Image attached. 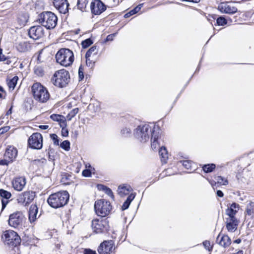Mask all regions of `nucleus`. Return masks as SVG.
<instances>
[{
    "label": "nucleus",
    "mask_w": 254,
    "mask_h": 254,
    "mask_svg": "<svg viewBox=\"0 0 254 254\" xmlns=\"http://www.w3.org/2000/svg\"><path fill=\"white\" fill-rule=\"evenodd\" d=\"M110 4L111 6H115L119 3V0H109Z\"/></svg>",
    "instance_id": "obj_53"
},
{
    "label": "nucleus",
    "mask_w": 254,
    "mask_h": 254,
    "mask_svg": "<svg viewBox=\"0 0 254 254\" xmlns=\"http://www.w3.org/2000/svg\"><path fill=\"white\" fill-rule=\"evenodd\" d=\"M66 127V126H60V127H62V135L64 137L67 136L68 134V130Z\"/></svg>",
    "instance_id": "obj_49"
},
{
    "label": "nucleus",
    "mask_w": 254,
    "mask_h": 254,
    "mask_svg": "<svg viewBox=\"0 0 254 254\" xmlns=\"http://www.w3.org/2000/svg\"><path fill=\"white\" fill-rule=\"evenodd\" d=\"M57 63L62 66L67 67L70 65L74 61L73 52L68 49H60L56 55Z\"/></svg>",
    "instance_id": "obj_3"
},
{
    "label": "nucleus",
    "mask_w": 254,
    "mask_h": 254,
    "mask_svg": "<svg viewBox=\"0 0 254 254\" xmlns=\"http://www.w3.org/2000/svg\"><path fill=\"white\" fill-rule=\"evenodd\" d=\"M239 205L235 202L233 203L226 209L225 218L236 217V215L239 210Z\"/></svg>",
    "instance_id": "obj_19"
},
{
    "label": "nucleus",
    "mask_w": 254,
    "mask_h": 254,
    "mask_svg": "<svg viewBox=\"0 0 254 254\" xmlns=\"http://www.w3.org/2000/svg\"><path fill=\"white\" fill-rule=\"evenodd\" d=\"M121 133L125 136H128L131 133V129L126 127L122 129Z\"/></svg>",
    "instance_id": "obj_45"
},
{
    "label": "nucleus",
    "mask_w": 254,
    "mask_h": 254,
    "mask_svg": "<svg viewBox=\"0 0 254 254\" xmlns=\"http://www.w3.org/2000/svg\"><path fill=\"white\" fill-rule=\"evenodd\" d=\"M182 164L185 167V168H186L187 169H190L191 170L193 169L192 168L193 163L190 160H184L183 161Z\"/></svg>",
    "instance_id": "obj_39"
},
{
    "label": "nucleus",
    "mask_w": 254,
    "mask_h": 254,
    "mask_svg": "<svg viewBox=\"0 0 254 254\" xmlns=\"http://www.w3.org/2000/svg\"><path fill=\"white\" fill-rule=\"evenodd\" d=\"M94 209L97 215L103 217L110 214L112 206L110 201L101 199L95 201Z\"/></svg>",
    "instance_id": "obj_7"
},
{
    "label": "nucleus",
    "mask_w": 254,
    "mask_h": 254,
    "mask_svg": "<svg viewBox=\"0 0 254 254\" xmlns=\"http://www.w3.org/2000/svg\"><path fill=\"white\" fill-rule=\"evenodd\" d=\"M69 72L64 69L56 71L52 78L53 84L61 88L65 87L69 82Z\"/></svg>",
    "instance_id": "obj_6"
},
{
    "label": "nucleus",
    "mask_w": 254,
    "mask_h": 254,
    "mask_svg": "<svg viewBox=\"0 0 254 254\" xmlns=\"http://www.w3.org/2000/svg\"><path fill=\"white\" fill-rule=\"evenodd\" d=\"M92 43V40L90 38H88L83 41L81 43V45L83 48H86L90 46Z\"/></svg>",
    "instance_id": "obj_43"
},
{
    "label": "nucleus",
    "mask_w": 254,
    "mask_h": 254,
    "mask_svg": "<svg viewBox=\"0 0 254 254\" xmlns=\"http://www.w3.org/2000/svg\"><path fill=\"white\" fill-rule=\"evenodd\" d=\"M215 179L217 181V183L220 185H227L228 184V180L221 176H218L215 178Z\"/></svg>",
    "instance_id": "obj_40"
},
{
    "label": "nucleus",
    "mask_w": 254,
    "mask_h": 254,
    "mask_svg": "<svg viewBox=\"0 0 254 254\" xmlns=\"http://www.w3.org/2000/svg\"><path fill=\"white\" fill-rule=\"evenodd\" d=\"M3 94H5V92L2 87L0 86V98H4V96H3Z\"/></svg>",
    "instance_id": "obj_58"
},
{
    "label": "nucleus",
    "mask_w": 254,
    "mask_h": 254,
    "mask_svg": "<svg viewBox=\"0 0 254 254\" xmlns=\"http://www.w3.org/2000/svg\"><path fill=\"white\" fill-rule=\"evenodd\" d=\"M17 155V149L13 146H8L5 150L4 157L7 158L11 162L15 159Z\"/></svg>",
    "instance_id": "obj_20"
},
{
    "label": "nucleus",
    "mask_w": 254,
    "mask_h": 254,
    "mask_svg": "<svg viewBox=\"0 0 254 254\" xmlns=\"http://www.w3.org/2000/svg\"><path fill=\"white\" fill-rule=\"evenodd\" d=\"M132 190L131 187L127 185L120 186L118 189V193L121 196L123 197L127 195Z\"/></svg>",
    "instance_id": "obj_25"
},
{
    "label": "nucleus",
    "mask_w": 254,
    "mask_h": 254,
    "mask_svg": "<svg viewBox=\"0 0 254 254\" xmlns=\"http://www.w3.org/2000/svg\"><path fill=\"white\" fill-rule=\"evenodd\" d=\"M155 126L153 128L147 124L141 125L138 126L134 131V135L135 137L141 142L147 141L150 136L152 135V131Z\"/></svg>",
    "instance_id": "obj_4"
},
{
    "label": "nucleus",
    "mask_w": 254,
    "mask_h": 254,
    "mask_svg": "<svg viewBox=\"0 0 254 254\" xmlns=\"http://www.w3.org/2000/svg\"><path fill=\"white\" fill-rule=\"evenodd\" d=\"M29 146L33 149H40L43 146V137L38 132L33 133L28 140Z\"/></svg>",
    "instance_id": "obj_10"
},
{
    "label": "nucleus",
    "mask_w": 254,
    "mask_h": 254,
    "mask_svg": "<svg viewBox=\"0 0 254 254\" xmlns=\"http://www.w3.org/2000/svg\"><path fill=\"white\" fill-rule=\"evenodd\" d=\"M37 21L48 29H53L57 24V16L51 11H44L38 15Z\"/></svg>",
    "instance_id": "obj_2"
},
{
    "label": "nucleus",
    "mask_w": 254,
    "mask_h": 254,
    "mask_svg": "<svg viewBox=\"0 0 254 254\" xmlns=\"http://www.w3.org/2000/svg\"><path fill=\"white\" fill-rule=\"evenodd\" d=\"M88 0H77V8L82 11H85Z\"/></svg>",
    "instance_id": "obj_32"
},
{
    "label": "nucleus",
    "mask_w": 254,
    "mask_h": 254,
    "mask_svg": "<svg viewBox=\"0 0 254 254\" xmlns=\"http://www.w3.org/2000/svg\"><path fill=\"white\" fill-rule=\"evenodd\" d=\"M40 54H41V53L39 54V55H38V58H37V60H38V61H39V63L42 62V61L41 60V59Z\"/></svg>",
    "instance_id": "obj_61"
},
{
    "label": "nucleus",
    "mask_w": 254,
    "mask_h": 254,
    "mask_svg": "<svg viewBox=\"0 0 254 254\" xmlns=\"http://www.w3.org/2000/svg\"><path fill=\"white\" fill-rule=\"evenodd\" d=\"M34 198V195L32 191H25L20 194L17 198L19 203L25 204V205L30 203Z\"/></svg>",
    "instance_id": "obj_17"
},
{
    "label": "nucleus",
    "mask_w": 254,
    "mask_h": 254,
    "mask_svg": "<svg viewBox=\"0 0 254 254\" xmlns=\"http://www.w3.org/2000/svg\"><path fill=\"white\" fill-rule=\"evenodd\" d=\"M92 228L93 231L98 234L107 231L109 228L108 221L107 219H95L92 221Z\"/></svg>",
    "instance_id": "obj_9"
},
{
    "label": "nucleus",
    "mask_w": 254,
    "mask_h": 254,
    "mask_svg": "<svg viewBox=\"0 0 254 254\" xmlns=\"http://www.w3.org/2000/svg\"><path fill=\"white\" fill-rule=\"evenodd\" d=\"M160 135V129L159 127L155 128L152 131L151 136V148L153 150H156L159 147L158 139Z\"/></svg>",
    "instance_id": "obj_22"
},
{
    "label": "nucleus",
    "mask_w": 254,
    "mask_h": 254,
    "mask_svg": "<svg viewBox=\"0 0 254 254\" xmlns=\"http://www.w3.org/2000/svg\"><path fill=\"white\" fill-rule=\"evenodd\" d=\"M60 146L66 151H68L70 149V142L68 140H64L61 143Z\"/></svg>",
    "instance_id": "obj_41"
},
{
    "label": "nucleus",
    "mask_w": 254,
    "mask_h": 254,
    "mask_svg": "<svg viewBox=\"0 0 254 254\" xmlns=\"http://www.w3.org/2000/svg\"><path fill=\"white\" fill-rule=\"evenodd\" d=\"M50 118L54 121L59 122L60 126H66V122L64 116L58 114H52Z\"/></svg>",
    "instance_id": "obj_27"
},
{
    "label": "nucleus",
    "mask_w": 254,
    "mask_h": 254,
    "mask_svg": "<svg viewBox=\"0 0 254 254\" xmlns=\"http://www.w3.org/2000/svg\"><path fill=\"white\" fill-rule=\"evenodd\" d=\"M24 219V215L21 212H15L9 215L8 224L11 227L18 228L22 226Z\"/></svg>",
    "instance_id": "obj_11"
},
{
    "label": "nucleus",
    "mask_w": 254,
    "mask_h": 254,
    "mask_svg": "<svg viewBox=\"0 0 254 254\" xmlns=\"http://www.w3.org/2000/svg\"><path fill=\"white\" fill-rule=\"evenodd\" d=\"M26 184V179L24 177L16 178L12 181V186L14 190L21 191Z\"/></svg>",
    "instance_id": "obj_21"
},
{
    "label": "nucleus",
    "mask_w": 254,
    "mask_h": 254,
    "mask_svg": "<svg viewBox=\"0 0 254 254\" xmlns=\"http://www.w3.org/2000/svg\"><path fill=\"white\" fill-rule=\"evenodd\" d=\"M113 241H105L99 246L98 252L99 254H110L113 251Z\"/></svg>",
    "instance_id": "obj_14"
},
{
    "label": "nucleus",
    "mask_w": 254,
    "mask_h": 254,
    "mask_svg": "<svg viewBox=\"0 0 254 254\" xmlns=\"http://www.w3.org/2000/svg\"><path fill=\"white\" fill-rule=\"evenodd\" d=\"M84 254H96V252L90 249H85Z\"/></svg>",
    "instance_id": "obj_54"
},
{
    "label": "nucleus",
    "mask_w": 254,
    "mask_h": 254,
    "mask_svg": "<svg viewBox=\"0 0 254 254\" xmlns=\"http://www.w3.org/2000/svg\"><path fill=\"white\" fill-rule=\"evenodd\" d=\"M99 189H102L103 191H104V192L108 195H109L111 198L114 199V195L113 194V193L112 190L110 188H108L106 186H105L104 185H100V186H99Z\"/></svg>",
    "instance_id": "obj_34"
},
{
    "label": "nucleus",
    "mask_w": 254,
    "mask_h": 254,
    "mask_svg": "<svg viewBox=\"0 0 254 254\" xmlns=\"http://www.w3.org/2000/svg\"><path fill=\"white\" fill-rule=\"evenodd\" d=\"M200 0H192L191 2L197 3L200 1Z\"/></svg>",
    "instance_id": "obj_63"
},
{
    "label": "nucleus",
    "mask_w": 254,
    "mask_h": 254,
    "mask_svg": "<svg viewBox=\"0 0 254 254\" xmlns=\"http://www.w3.org/2000/svg\"><path fill=\"white\" fill-rule=\"evenodd\" d=\"M218 9L223 13L233 14L237 12V8L232 3L222 2L219 4Z\"/></svg>",
    "instance_id": "obj_12"
},
{
    "label": "nucleus",
    "mask_w": 254,
    "mask_h": 254,
    "mask_svg": "<svg viewBox=\"0 0 254 254\" xmlns=\"http://www.w3.org/2000/svg\"><path fill=\"white\" fill-rule=\"evenodd\" d=\"M34 73L39 76H42L44 74V70L40 66H35L34 67Z\"/></svg>",
    "instance_id": "obj_44"
},
{
    "label": "nucleus",
    "mask_w": 254,
    "mask_h": 254,
    "mask_svg": "<svg viewBox=\"0 0 254 254\" xmlns=\"http://www.w3.org/2000/svg\"><path fill=\"white\" fill-rule=\"evenodd\" d=\"M18 79L19 78L17 76H14L11 78L9 77L6 79V83L9 90L12 91L14 90Z\"/></svg>",
    "instance_id": "obj_28"
},
{
    "label": "nucleus",
    "mask_w": 254,
    "mask_h": 254,
    "mask_svg": "<svg viewBox=\"0 0 254 254\" xmlns=\"http://www.w3.org/2000/svg\"><path fill=\"white\" fill-rule=\"evenodd\" d=\"M1 203H2V209H3L5 206H6L8 201L7 199L3 200V199L1 200Z\"/></svg>",
    "instance_id": "obj_56"
},
{
    "label": "nucleus",
    "mask_w": 254,
    "mask_h": 254,
    "mask_svg": "<svg viewBox=\"0 0 254 254\" xmlns=\"http://www.w3.org/2000/svg\"><path fill=\"white\" fill-rule=\"evenodd\" d=\"M115 35H116V34L109 35L106 38V41H108L112 40L114 37H115Z\"/></svg>",
    "instance_id": "obj_57"
},
{
    "label": "nucleus",
    "mask_w": 254,
    "mask_h": 254,
    "mask_svg": "<svg viewBox=\"0 0 254 254\" xmlns=\"http://www.w3.org/2000/svg\"><path fill=\"white\" fill-rule=\"evenodd\" d=\"M217 196H218L219 197H223L224 195V194L221 190H218L217 191Z\"/></svg>",
    "instance_id": "obj_59"
},
{
    "label": "nucleus",
    "mask_w": 254,
    "mask_h": 254,
    "mask_svg": "<svg viewBox=\"0 0 254 254\" xmlns=\"http://www.w3.org/2000/svg\"><path fill=\"white\" fill-rule=\"evenodd\" d=\"M33 97L40 103H45L50 98V94L46 87L40 83H35L32 86Z\"/></svg>",
    "instance_id": "obj_5"
},
{
    "label": "nucleus",
    "mask_w": 254,
    "mask_h": 254,
    "mask_svg": "<svg viewBox=\"0 0 254 254\" xmlns=\"http://www.w3.org/2000/svg\"><path fill=\"white\" fill-rule=\"evenodd\" d=\"M0 61H6L7 64H9L10 63L8 59H7L4 55L2 54V50L0 49Z\"/></svg>",
    "instance_id": "obj_48"
},
{
    "label": "nucleus",
    "mask_w": 254,
    "mask_h": 254,
    "mask_svg": "<svg viewBox=\"0 0 254 254\" xmlns=\"http://www.w3.org/2000/svg\"><path fill=\"white\" fill-rule=\"evenodd\" d=\"M69 197L67 191H61L51 194L47 199V202L52 207L58 208L67 204Z\"/></svg>",
    "instance_id": "obj_1"
},
{
    "label": "nucleus",
    "mask_w": 254,
    "mask_h": 254,
    "mask_svg": "<svg viewBox=\"0 0 254 254\" xmlns=\"http://www.w3.org/2000/svg\"><path fill=\"white\" fill-rule=\"evenodd\" d=\"M11 113V109H10L7 112L6 114L8 115L9 114H10Z\"/></svg>",
    "instance_id": "obj_64"
},
{
    "label": "nucleus",
    "mask_w": 254,
    "mask_h": 254,
    "mask_svg": "<svg viewBox=\"0 0 254 254\" xmlns=\"http://www.w3.org/2000/svg\"><path fill=\"white\" fill-rule=\"evenodd\" d=\"M246 211L248 215H254V202H251L248 205Z\"/></svg>",
    "instance_id": "obj_37"
},
{
    "label": "nucleus",
    "mask_w": 254,
    "mask_h": 254,
    "mask_svg": "<svg viewBox=\"0 0 254 254\" xmlns=\"http://www.w3.org/2000/svg\"><path fill=\"white\" fill-rule=\"evenodd\" d=\"M38 207L36 205H32L29 211V220L31 223L34 222L37 219Z\"/></svg>",
    "instance_id": "obj_26"
},
{
    "label": "nucleus",
    "mask_w": 254,
    "mask_h": 254,
    "mask_svg": "<svg viewBox=\"0 0 254 254\" xmlns=\"http://www.w3.org/2000/svg\"><path fill=\"white\" fill-rule=\"evenodd\" d=\"M142 7V4H139L135 8H134L133 9L130 10L129 12L125 14V17L128 18L130 17V16L138 12L139 10L141 9Z\"/></svg>",
    "instance_id": "obj_33"
},
{
    "label": "nucleus",
    "mask_w": 254,
    "mask_h": 254,
    "mask_svg": "<svg viewBox=\"0 0 254 254\" xmlns=\"http://www.w3.org/2000/svg\"><path fill=\"white\" fill-rule=\"evenodd\" d=\"M30 44L27 42H21L18 43L16 48L20 52H25L30 48Z\"/></svg>",
    "instance_id": "obj_29"
},
{
    "label": "nucleus",
    "mask_w": 254,
    "mask_h": 254,
    "mask_svg": "<svg viewBox=\"0 0 254 254\" xmlns=\"http://www.w3.org/2000/svg\"><path fill=\"white\" fill-rule=\"evenodd\" d=\"M215 167L216 166L214 164H208L204 165L202 169L205 173H210L213 171Z\"/></svg>",
    "instance_id": "obj_35"
},
{
    "label": "nucleus",
    "mask_w": 254,
    "mask_h": 254,
    "mask_svg": "<svg viewBox=\"0 0 254 254\" xmlns=\"http://www.w3.org/2000/svg\"><path fill=\"white\" fill-rule=\"evenodd\" d=\"M78 76L79 81L82 80L84 78L83 68L80 66L78 69Z\"/></svg>",
    "instance_id": "obj_50"
},
{
    "label": "nucleus",
    "mask_w": 254,
    "mask_h": 254,
    "mask_svg": "<svg viewBox=\"0 0 254 254\" xmlns=\"http://www.w3.org/2000/svg\"><path fill=\"white\" fill-rule=\"evenodd\" d=\"M4 243L10 246L16 247L21 241L20 237L17 233L12 230H7L4 232L2 236Z\"/></svg>",
    "instance_id": "obj_8"
},
{
    "label": "nucleus",
    "mask_w": 254,
    "mask_h": 254,
    "mask_svg": "<svg viewBox=\"0 0 254 254\" xmlns=\"http://www.w3.org/2000/svg\"><path fill=\"white\" fill-rule=\"evenodd\" d=\"M239 222L236 217L225 218L226 229L230 233L235 232L237 229Z\"/></svg>",
    "instance_id": "obj_16"
},
{
    "label": "nucleus",
    "mask_w": 254,
    "mask_h": 254,
    "mask_svg": "<svg viewBox=\"0 0 254 254\" xmlns=\"http://www.w3.org/2000/svg\"><path fill=\"white\" fill-rule=\"evenodd\" d=\"M53 3L60 13L65 14L68 11L69 3L67 0H53Z\"/></svg>",
    "instance_id": "obj_18"
},
{
    "label": "nucleus",
    "mask_w": 254,
    "mask_h": 254,
    "mask_svg": "<svg viewBox=\"0 0 254 254\" xmlns=\"http://www.w3.org/2000/svg\"><path fill=\"white\" fill-rule=\"evenodd\" d=\"M82 174L83 176L89 177L91 175V171L89 169H85L82 171Z\"/></svg>",
    "instance_id": "obj_51"
},
{
    "label": "nucleus",
    "mask_w": 254,
    "mask_h": 254,
    "mask_svg": "<svg viewBox=\"0 0 254 254\" xmlns=\"http://www.w3.org/2000/svg\"><path fill=\"white\" fill-rule=\"evenodd\" d=\"M241 242V240L240 239H237L234 241V243L239 244Z\"/></svg>",
    "instance_id": "obj_62"
},
{
    "label": "nucleus",
    "mask_w": 254,
    "mask_h": 254,
    "mask_svg": "<svg viewBox=\"0 0 254 254\" xmlns=\"http://www.w3.org/2000/svg\"><path fill=\"white\" fill-rule=\"evenodd\" d=\"M134 197L135 195L133 193H131L128 195L127 200L124 202L122 206V209L123 210H125L128 208L131 202L134 198Z\"/></svg>",
    "instance_id": "obj_31"
},
{
    "label": "nucleus",
    "mask_w": 254,
    "mask_h": 254,
    "mask_svg": "<svg viewBox=\"0 0 254 254\" xmlns=\"http://www.w3.org/2000/svg\"><path fill=\"white\" fill-rule=\"evenodd\" d=\"M90 9L93 14L99 15L106 9V6L100 0H94L90 4Z\"/></svg>",
    "instance_id": "obj_13"
},
{
    "label": "nucleus",
    "mask_w": 254,
    "mask_h": 254,
    "mask_svg": "<svg viewBox=\"0 0 254 254\" xmlns=\"http://www.w3.org/2000/svg\"><path fill=\"white\" fill-rule=\"evenodd\" d=\"M98 50L97 48V46H93L91 47L88 51L86 52L85 55L86 64H91L92 62V58L96 56L98 54Z\"/></svg>",
    "instance_id": "obj_23"
},
{
    "label": "nucleus",
    "mask_w": 254,
    "mask_h": 254,
    "mask_svg": "<svg viewBox=\"0 0 254 254\" xmlns=\"http://www.w3.org/2000/svg\"><path fill=\"white\" fill-rule=\"evenodd\" d=\"M11 162L7 158H5L4 157V159L1 160L0 161V165H7Z\"/></svg>",
    "instance_id": "obj_52"
},
{
    "label": "nucleus",
    "mask_w": 254,
    "mask_h": 254,
    "mask_svg": "<svg viewBox=\"0 0 254 254\" xmlns=\"http://www.w3.org/2000/svg\"><path fill=\"white\" fill-rule=\"evenodd\" d=\"M79 109L78 108L72 109L67 115L66 119L70 121L78 112Z\"/></svg>",
    "instance_id": "obj_36"
},
{
    "label": "nucleus",
    "mask_w": 254,
    "mask_h": 254,
    "mask_svg": "<svg viewBox=\"0 0 254 254\" xmlns=\"http://www.w3.org/2000/svg\"><path fill=\"white\" fill-rule=\"evenodd\" d=\"M51 138L53 140L54 144L56 145H59V140L58 139V136L56 134H50Z\"/></svg>",
    "instance_id": "obj_47"
},
{
    "label": "nucleus",
    "mask_w": 254,
    "mask_h": 254,
    "mask_svg": "<svg viewBox=\"0 0 254 254\" xmlns=\"http://www.w3.org/2000/svg\"><path fill=\"white\" fill-rule=\"evenodd\" d=\"M8 129L7 127L0 128V135L6 132Z\"/></svg>",
    "instance_id": "obj_55"
},
{
    "label": "nucleus",
    "mask_w": 254,
    "mask_h": 254,
    "mask_svg": "<svg viewBox=\"0 0 254 254\" xmlns=\"http://www.w3.org/2000/svg\"><path fill=\"white\" fill-rule=\"evenodd\" d=\"M0 196L1 197H2L3 198L7 199L11 197V194L10 192L8 191L4 190L3 189H0Z\"/></svg>",
    "instance_id": "obj_38"
},
{
    "label": "nucleus",
    "mask_w": 254,
    "mask_h": 254,
    "mask_svg": "<svg viewBox=\"0 0 254 254\" xmlns=\"http://www.w3.org/2000/svg\"><path fill=\"white\" fill-rule=\"evenodd\" d=\"M39 127L42 129H47L48 128L49 126L47 125H40Z\"/></svg>",
    "instance_id": "obj_60"
},
{
    "label": "nucleus",
    "mask_w": 254,
    "mask_h": 254,
    "mask_svg": "<svg viewBox=\"0 0 254 254\" xmlns=\"http://www.w3.org/2000/svg\"><path fill=\"white\" fill-rule=\"evenodd\" d=\"M203 245L204 248L209 252H210L212 250V246L211 245V243L209 241H205L203 242Z\"/></svg>",
    "instance_id": "obj_46"
},
{
    "label": "nucleus",
    "mask_w": 254,
    "mask_h": 254,
    "mask_svg": "<svg viewBox=\"0 0 254 254\" xmlns=\"http://www.w3.org/2000/svg\"><path fill=\"white\" fill-rule=\"evenodd\" d=\"M217 23L218 25L224 26L227 23V20L223 16L219 17L216 20Z\"/></svg>",
    "instance_id": "obj_42"
},
{
    "label": "nucleus",
    "mask_w": 254,
    "mask_h": 254,
    "mask_svg": "<svg viewBox=\"0 0 254 254\" xmlns=\"http://www.w3.org/2000/svg\"><path fill=\"white\" fill-rule=\"evenodd\" d=\"M28 35L31 38L34 40H37L41 38L44 35L43 27L41 26L31 27L29 30Z\"/></svg>",
    "instance_id": "obj_15"
},
{
    "label": "nucleus",
    "mask_w": 254,
    "mask_h": 254,
    "mask_svg": "<svg viewBox=\"0 0 254 254\" xmlns=\"http://www.w3.org/2000/svg\"><path fill=\"white\" fill-rule=\"evenodd\" d=\"M159 154L162 162L164 163H166L168 158V152L166 148L164 146L161 147L159 150Z\"/></svg>",
    "instance_id": "obj_30"
},
{
    "label": "nucleus",
    "mask_w": 254,
    "mask_h": 254,
    "mask_svg": "<svg viewBox=\"0 0 254 254\" xmlns=\"http://www.w3.org/2000/svg\"><path fill=\"white\" fill-rule=\"evenodd\" d=\"M216 242L224 248L228 247L231 244V240L227 235L221 237L219 234L217 237Z\"/></svg>",
    "instance_id": "obj_24"
}]
</instances>
